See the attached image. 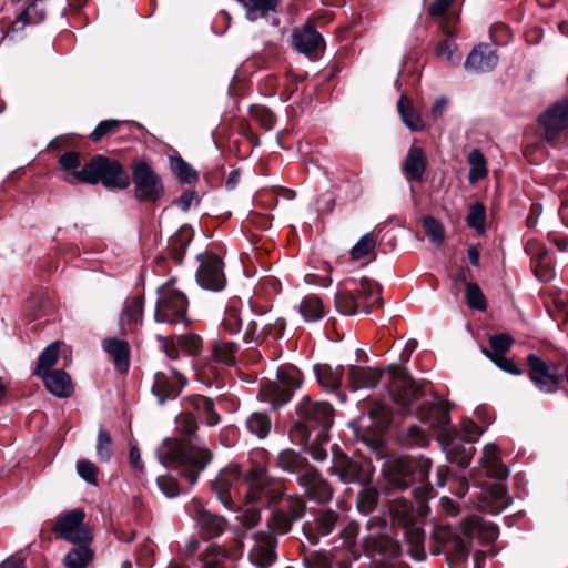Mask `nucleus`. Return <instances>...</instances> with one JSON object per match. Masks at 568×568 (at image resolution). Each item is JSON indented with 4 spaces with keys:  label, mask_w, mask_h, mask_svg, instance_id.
<instances>
[{
    "label": "nucleus",
    "mask_w": 568,
    "mask_h": 568,
    "mask_svg": "<svg viewBox=\"0 0 568 568\" xmlns=\"http://www.w3.org/2000/svg\"><path fill=\"white\" fill-rule=\"evenodd\" d=\"M159 462L173 467L190 485L197 481L199 474L212 460V453L200 443L191 440L166 439L156 449Z\"/></svg>",
    "instance_id": "nucleus-3"
},
{
    "label": "nucleus",
    "mask_w": 568,
    "mask_h": 568,
    "mask_svg": "<svg viewBox=\"0 0 568 568\" xmlns=\"http://www.w3.org/2000/svg\"><path fill=\"white\" fill-rule=\"evenodd\" d=\"M95 453L100 463H109L113 454L112 438L103 427L98 432Z\"/></svg>",
    "instance_id": "nucleus-52"
},
{
    "label": "nucleus",
    "mask_w": 568,
    "mask_h": 568,
    "mask_svg": "<svg viewBox=\"0 0 568 568\" xmlns=\"http://www.w3.org/2000/svg\"><path fill=\"white\" fill-rule=\"evenodd\" d=\"M356 291L358 292V295L366 302L371 303V305H374L377 302H382V287L377 282L373 280L362 278Z\"/></svg>",
    "instance_id": "nucleus-49"
},
{
    "label": "nucleus",
    "mask_w": 568,
    "mask_h": 568,
    "mask_svg": "<svg viewBox=\"0 0 568 568\" xmlns=\"http://www.w3.org/2000/svg\"><path fill=\"white\" fill-rule=\"evenodd\" d=\"M158 301L154 318L161 323H187V298L185 294L169 283L158 288Z\"/></svg>",
    "instance_id": "nucleus-8"
},
{
    "label": "nucleus",
    "mask_w": 568,
    "mask_h": 568,
    "mask_svg": "<svg viewBox=\"0 0 568 568\" xmlns=\"http://www.w3.org/2000/svg\"><path fill=\"white\" fill-rule=\"evenodd\" d=\"M359 527L355 521L348 523L339 531V538L334 541V548H348L355 545Z\"/></svg>",
    "instance_id": "nucleus-57"
},
{
    "label": "nucleus",
    "mask_w": 568,
    "mask_h": 568,
    "mask_svg": "<svg viewBox=\"0 0 568 568\" xmlns=\"http://www.w3.org/2000/svg\"><path fill=\"white\" fill-rule=\"evenodd\" d=\"M232 554L229 549L210 544L199 555L200 568H231Z\"/></svg>",
    "instance_id": "nucleus-29"
},
{
    "label": "nucleus",
    "mask_w": 568,
    "mask_h": 568,
    "mask_svg": "<svg viewBox=\"0 0 568 568\" xmlns=\"http://www.w3.org/2000/svg\"><path fill=\"white\" fill-rule=\"evenodd\" d=\"M485 220H486V209L485 205L480 202L473 204L469 207V213L467 215V225L478 233L485 232Z\"/></svg>",
    "instance_id": "nucleus-53"
},
{
    "label": "nucleus",
    "mask_w": 568,
    "mask_h": 568,
    "mask_svg": "<svg viewBox=\"0 0 568 568\" xmlns=\"http://www.w3.org/2000/svg\"><path fill=\"white\" fill-rule=\"evenodd\" d=\"M276 464L283 471L294 474L297 478L312 467L304 457L291 448L278 453Z\"/></svg>",
    "instance_id": "nucleus-35"
},
{
    "label": "nucleus",
    "mask_w": 568,
    "mask_h": 568,
    "mask_svg": "<svg viewBox=\"0 0 568 568\" xmlns=\"http://www.w3.org/2000/svg\"><path fill=\"white\" fill-rule=\"evenodd\" d=\"M199 268L195 277L197 284L207 291L220 292L225 287L224 263L216 254H199Z\"/></svg>",
    "instance_id": "nucleus-15"
},
{
    "label": "nucleus",
    "mask_w": 568,
    "mask_h": 568,
    "mask_svg": "<svg viewBox=\"0 0 568 568\" xmlns=\"http://www.w3.org/2000/svg\"><path fill=\"white\" fill-rule=\"evenodd\" d=\"M348 385L352 390L374 388L384 373L379 368L352 365L347 372Z\"/></svg>",
    "instance_id": "nucleus-26"
},
{
    "label": "nucleus",
    "mask_w": 568,
    "mask_h": 568,
    "mask_svg": "<svg viewBox=\"0 0 568 568\" xmlns=\"http://www.w3.org/2000/svg\"><path fill=\"white\" fill-rule=\"evenodd\" d=\"M103 351L112 358L118 372L126 373L130 367V346L126 341L108 337L101 342Z\"/></svg>",
    "instance_id": "nucleus-27"
},
{
    "label": "nucleus",
    "mask_w": 568,
    "mask_h": 568,
    "mask_svg": "<svg viewBox=\"0 0 568 568\" xmlns=\"http://www.w3.org/2000/svg\"><path fill=\"white\" fill-rule=\"evenodd\" d=\"M191 515L200 534L206 538L220 537L226 528V519L209 511L199 504H193Z\"/></svg>",
    "instance_id": "nucleus-22"
},
{
    "label": "nucleus",
    "mask_w": 568,
    "mask_h": 568,
    "mask_svg": "<svg viewBox=\"0 0 568 568\" xmlns=\"http://www.w3.org/2000/svg\"><path fill=\"white\" fill-rule=\"evenodd\" d=\"M484 503L483 508L485 511L497 515L510 506L511 499L507 496L506 487L503 484L497 483L490 487L488 496Z\"/></svg>",
    "instance_id": "nucleus-37"
},
{
    "label": "nucleus",
    "mask_w": 568,
    "mask_h": 568,
    "mask_svg": "<svg viewBox=\"0 0 568 568\" xmlns=\"http://www.w3.org/2000/svg\"><path fill=\"white\" fill-rule=\"evenodd\" d=\"M313 369L317 382L325 390L335 392L339 388L344 375L342 365L333 367L328 364H316Z\"/></svg>",
    "instance_id": "nucleus-32"
},
{
    "label": "nucleus",
    "mask_w": 568,
    "mask_h": 568,
    "mask_svg": "<svg viewBox=\"0 0 568 568\" xmlns=\"http://www.w3.org/2000/svg\"><path fill=\"white\" fill-rule=\"evenodd\" d=\"M387 393L398 406V413L416 414L430 427L445 430L450 423L449 407L444 403H419L423 390L410 377L404 375L395 366L387 369Z\"/></svg>",
    "instance_id": "nucleus-1"
},
{
    "label": "nucleus",
    "mask_w": 568,
    "mask_h": 568,
    "mask_svg": "<svg viewBox=\"0 0 568 568\" xmlns=\"http://www.w3.org/2000/svg\"><path fill=\"white\" fill-rule=\"evenodd\" d=\"M247 488L244 493V499L247 503H255L263 508H271L282 500L286 488L284 484L268 475L264 466L250 469L245 474Z\"/></svg>",
    "instance_id": "nucleus-6"
},
{
    "label": "nucleus",
    "mask_w": 568,
    "mask_h": 568,
    "mask_svg": "<svg viewBox=\"0 0 568 568\" xmlns=\"http://www.w3.org/2000/svg\"><path fill=\"white\" fill-rule=\"evenodd\" d=\"M251 539L250 562L255 568H270L277 559V538L270 531L258 530L251 535Z\"/></svg>",
    "instance_id": "nucleus-16"
},
{
    "label": "nucleus",
    "mask_w": 568,
    "mask_h": 568,
    "mask_svg": "<svg viewBox=\"0 0 568 568\" xmlns=\"http://www.w3.org/2000/svg\"><path fill=\"white\" fill-rule=\"evenodd\" d=\"M430 468L432 460L424 456L399 457L386 460L383 474L388 488L410 489V496L416 499H426L432 491L428 479Z\"/></svg>",
    "instance_id": "nucleus-2"
},
{
    "label": "nucleus",
    "mask_w": 568,
    "mask_h": 568,
    "mask_svg": "<svg viewBox=\"0 0 568 568\" xmlns=\"http://www.w3.org/2000/svg\"><path fill=\"white\" fill-rule=\"evenodd\" d=\"M436 53L449 64H458L462 59L456 43L449 40L439 42L436 47Z\"/></svg>",
    "instance_id": "nucleus-63"
},
{
    "label": "nucleus",
    "mask_w": 568,
    "mask_h": 568,
    "mask_svg": "<svg viewBox=\"0 0 568 568\" xmlns=\"http://www.w3.org/2000/svg\"><path fill=\"white\" fill-rule=\"evenodd\" d=\"M368 419L371 424L368 428H373L375 432H383L390 423V409L384 404H376L368 410Z\"/></svg>",
    "instance_id": "nucleus-45"
},
{
    "label": "nucleus",
    "mask_w": 568,
    "mask_h": 568,
    "mask_svg": "<svg viewBox=\"0 0 568 568\" xmlns=\"http://www.w3.org/2000/svg\"><path fill=\"white\" fill-rule=\"evenodd\" d=\"M398 113L404 122V124L410 131H422L424 129V121L422 119L420 113L414 108L410 100L406 98V95H402L397 102Z\"/></svg>",
    "instance_id": "nucleus-38"
},
{
    "label": "nucleus",
    "mask_w": 568,
    "mask_h": 568,
    "mask_svg": "<svg viewBox=\"0 0 568 568\" xmlns=\"http://www.w3.org/2000/svg\"><path fill=\"white\" fill-rule=\"evenodd\" d=\"M292 42L298 52L310 58L317 55L325 47L322 34L310 24L296 28L292 34Z\"/></svg>",
    "instance_id": "nucleus-23"
},
{
    "label": "nucleus",
    "mask_w": 568,
    "mask_h": 568,
    "mask_svg": "<svg viewBox=\"0 0 568 568\" xmlns=\"http://www.w3.org/2000/svg\"><path fill=\"white\" fill-rule=\"evenodd\" d=\"M77 545L64 557L63 562L67 568H85L93 558L89 544Z\"/></svg>",
    "instance_id": "nucleus-40"
},
{
    "label": "nucleus",
    "mask_w": 568,
    "mask_h": 568,
    "mask_svg": "<svg viewBox=\"0 0 568 568\" xmlns=\"http://www.w3.org/2000/svg\"><path fill=\"white\" fill-rule=\"evenodd\" d=\"M423 225L426 231L427 237L437 246L444 242V226L434 216H425L423 219Z\"/></svg>",
    "instance_id": "nucleus-54"
},
{
    "label": "nucleus",
    "mask_w": 568,
    "mask_h": 568,
    "mask_svg": "<svg viewBox=\"0 0 568 568\" xmlns=\"http://www.w3.org/2000/svg\"><path fill=\"white\" fill-rule=\"evenodd\" d=\"M498 63V55L490 45L479 43L473 48L465 61V69L470 72L484 73L491 71Z\"/></svg>",
    "instance_id": "nucleus-24"
},
{
    "label": "nucleus",
    "mask_w": 568,
    "mask_h": 568,
    "mask_svg": "<svg viewBox=\"0 0 568 568\" xmlns=\"http://www.w3.org/2000/svg\"><path fill=\"white\" fill-rule=\"evenodd\" d=\"M331 471L343 484L364 486L369 484L372 477L368 463L351 458L342 452L333 454Z\"/></svg>",
    "instance_id": "nucleus-13"
},
{
    "label": "nucleus",
    "mask_w": 568,
    "mask_h": 568,
    "mask_svg": "<svg viewBox=\"0 0 568 568\" xmlns=\"http://www.w3.org/2000/svg\"><path fill=\"white\" fill-rule=\"evenodd\" d=\"M171 170L184 183H193L197 180V172L180 155L170 158Z\"/></svg>",
    "instance_id": "nucleus-47"
},
{
    "label": "nucleus",
    "mask_w": 568,
    "mask_h": 568,
    "mask_svg": "<svg viewBox=\"0 0 568 568\" xmlns=\"http://www.w3.org/2000/svg\"><path fill=\"white\" fill-rule=\"evenodd\" d=\"M466 301L473 310L484 311L486 308L485 295L476 283H466Z\"/></svg>",
    "instance_id": "nucleus-60"
},
{
    "label": "nucleus",
    "mask_w": 568,
    "mask_h": 568,
    "mask_svg": "<svg viewBox=\"0 0 568 568\" xmlns=\"http://www.w3.org/2000/svg\"><path fill=\"white\" fill-rule=\"evenodd\" d=\"M375 244L376 241L372 233L364 234L351 248L352 258L357 261L365 257L375 247Z\"/></svg>",
    "instance_id": "nucleus-62"
},
{
    "label": "nucleus",
    "mask_w": 568,
    "mask_h": 568,
    "mask_svg": "<svg viewBox=\"0 0 568 568\" xmlns=\"http://www.w3.org/2000/svg\"><path fill=\"white\" fill-rule=\"evenodd\" d=\"M60 346L58 342L48 345L39 356L34 374L39 377L49 372L54 366L59 358Z\"/></svg>",
    "instance_id": "nucleus-42"
},
{
    "label": "nucleus",
    "mask_w": 568,
    "mask_h": 568,
    "mask_svg": "<svg viewBox=\"0 0 568 568\" xmlns=\"http://www.w3.org/2000/svg\"><path fill=\"white\" fill-rule=\"evenodd\" d=\"M477 519H470L463 528L464 535H470L471 529L477 526ZM434 540L437 544L432 550L433 555L444 554L447 559L464 560L469 554L468 537H462L456 529L452 527H438L434 531Z\"/></svg>",
    "instance_id": "nucleus-7"
},
{
    "label": "nucleus",
    "mask_w": 568,
    "mask_h": 568,
    "mask_svg": "<svg viewBox=\"0 0 568 568\" xmlns=\"http://www.w3.org/2000/svg\"><path fill=\"white\" fill-rule=\"evenodd\" d=\"M298 312L305 322H317L324 316L323 303L318 296L307 295L301 301Z\"/></svg>",
    "instance_id": "nucleus-39"
},
{
    "label": "nucleus",
    "mask_w": 568,
    "mask_h": 568,
    "mask_svg": "<svg viewBox=\"0 0 568 568\" xmlns=\"http://www.w3.org/2000/svg\"><path fill=\"white\" fill-rule=\"evenodd\" d=\"M427 170V156L424 150L410 145L402 162V172L408 183L420 182Z\"/></svg>",
    "instance_id": "nucleus-25"
},
{
    "label": "nucleus",
    "mask_w": 568,
    "mask_h": 568,
    "mask_svg": "<svg viewBox=\"0 0 568 568\" xmlns=\"http://www.w3.org/2000/svg\"><path fill=\"white\" fill-rule=\"evenodd\" d=\"M78 182L97 184L101 182L108 189L125 190L130 176L115 160L104 155L93 156L81 171L74 172Z\"/></svg>",
    "instance_id": "nucleus-5"
},
{
    "label": "nucleus",
    "mask_w": 568,
    "mask_h": 568,
    "mask_svg": "<svg viewBox=\"0 0 568 568\" xmlns=\"http://www.w3.org/2000/svg\"><path fill=\"white\" fill-rule=\"evenodd\" d=\"M297 483L310 499L316 503H328L333 498L334 491L329 483L314 467L306 469V473L300 475Z\"/></svg>",
    "instance_id": "nucleus-21"
},
{
    "label": "nucleus",
    "mask_w": 568,
    "mask_h": 568,
    "mask_svg": "<svg viewBox=\"0 0 568 568\" xmlns=\"http://www.w3.org/2000/svg\"><path fill=\"white\" fill-rule=\"evenodd\" d=\"M213 352L217 362L229 366L236 364L237 346L233 342L219 341L214 344Z\"/></svg>",
    "instance_id": "nucleus-48"
},
{
    "label": "nucleus",
    "mask_w": 568,
    "mask_h": 568,
    "mask_svg": "<svg viewBox=\"0 0 568 568\" xmlns=\"http://www.w3.org/2000/svg\"><path fill=\"white\" fill-rule=\"evenodd\" d=\"M245 9V18L255 22L275 13L281 0H236Z\"/></svg>",
    "instance_id": "nucleus-33"
},
{
    "label": "nucleus",
    "mask_w": 568,
    "mask_h": 568,
    "mask_svg": "<svg viewBox=\"0 0 568 568\" xmlns=\"http://www.w3.org/2000/svg\"><path fill=\"white\" fill-rule=\"evenodd\" d=\"M186 383V378L175 368L158 372L154 375L152 393L159 404L163 405L166 400L175 399Z\"/></svg>",
    "instance_id": "nucleus-18"
},
{
    "label": "nucleus",
    "mask_w": 568,
    "mask_h": 568,
    "mask_svg": "<svg viewBox=\"0 0 568 568\" xmlns=\"http://www.w3.org/2000/svg\"><path fill=\"white\" fill-rule=\"evenodd\" d=\"M481 468L486 471L487 476L496 479H505L509 470L501 463L497 448L494 445H486L483 456L479 459Z\"/></svg>",
    "instance_id": "nucleus-34"
},
{
    "label": "nucleus",
    "mask_w": 568,
    "mask_h": 568,
    "mask_svg": "<svg viewBox=\"0 0 568 568\" xmlns=\"http://www.w3.org/2000/svg\"><path fill=\"white\" fill-rule=\"evenodd\" d=\"M195 413L182 412L175 418L176 429L186 435L192 436L197 429V419H203L209 426H215L220 422L219 414L214 410V403L211 398L204 396H195L186 399Z\"/></svg>",
    "instance_id": "nucleus-11"
},
{
    "label": "nucleus",
    "mask_w": 568,
    "mask_h": 568,
    "mask_svg": "<svg viewBox=\"0 0 568 568\" xmlns=\"http://www.w3.org/2000/svg\"><path fill=\"white\" fill-rule=\"evenodd\" d=\"M339 514L333 509H322L303 524V534L312 544H320L321 539L331 535L337 526Z\"/></svg>",
    "instance_id": "nucleus-17"
},
{
    "label": "nucleus",
    "mask_w": 568,
    "mask_h": 568,
    "mask_svg": "<svg viewBox=\"0 0 568 568\" xmlns=\"http://www.w3.org/2000/svg\"><path fill=\"white\" fill-rule=\"evenodd\" d=\"M85 513L82 509H73L58 516L54 532L58 538L72 544H90L93 536L83 521Z\"/></svg>",
    "instance_id": "nucleus-14"
},
{
    "label": "nucleus",
    "mask_w": 568,
    "mask_h": 568,
    "mask_svg": "<svg viewBox=\"0 0 568 568\" xmlns=\"http://www.w3.org/2000/svg\"><path fill=\"white\" fill-rule=\"evenodd\" d=\"M156 485L163 495L168 498H174L180 495L182 488L175 477L172 475H160L156 478Z\"/></svg>",
    "instance_id": "nucleus-61"
},
{
    "label": "nucleus",
    "mask_w": 568,
    "mask_h": 568,
    "mask_svg": "<svg viewBox=\"0 0 568 568\" xmlns=\"http://www.w3.org/2000/svg\"><path fill=\"white\" fill-rule=\"evenodd\" d=\"M404 538L407 545L408 555L416 561H423L426 559V552L424 548L425 532L417 526L416 521L409 526H403Z\"/></svg>",
    "instance_id": "nucleus-31"
},
{
    "label": "nucleus",
    "mask_w": 568,
    "mask_h": 568,
    "mask_svg": "<svg viewBox=\"0 0 568 568\" xmlns=\"http://www.w3.org/2000/svg\"><path fill=\"white\" fill-rule=\"evenodd\" d=\"M468 162L470 170L468 172V180L476 182L487 175L486 161L479 150H473L468 154Z\"/></svg>",
    "instance_id": "nucleus-50"
},
{
    "label": "nucleus",
    "mask_w": 568,
    "mask_h": 568,
    "mask_svg": "<svg viewBox=\"0 0 568 568\" xmlns=\"http://www.w3.org/2000/svg\"><path fill=\"white\" fill-rule=\"evenodd\" d=\"M400 442L406 447H426L429 444V437L424 429L417 425H412L400 432Z\"/></svg>",
    "instance_id": "nucleus-44"
},
{
    "label": "nucleus",
    "mask_w": 568,
    "mask_h": 568,
    "mask_svg": "<svg viewBox=\"0 0 568 568\" xmlns=\"http://www.w3.org/2000/svg\"><path fill=\"white\" fill-rule=\"evenodd\" d=\"M272 427L271 419L266 413L255 412L246 419V428L258 438H265Z\"/></svg>",
    "instance_id": "nucleus-43"
},
{
    "label": "nucleus",
    "mask_w": 568,
    "mask_h": 568,
    "mask_svg": "<svg viewBox=\"0 0 568 568\" xmlns=\"http://www.w3.org/2000/svg\"><path fill=\"white\" fill-rule=\"evenodd\" d=\"M529 367V377L535 386L542 393H555L560 384L561 377L536 354H530L527 357Z\"/></svg>",
    "instance_id": "nucleus-19"
},
{
    "label": "nucleus",
    "mask_w": 568,
    "mask_h": 568,
    "mask_svg": "<svg viewBox=\"0 0 568 568\" xmlns=\"http://www.w3.org/2000/svg\"><path fill=\"white\" fill-rule=\"evenodd\" d=\"M49 393L59 398H69L73 394V385L69 374L62 369H53L39 376Z\"/></svg>",
    "instance_id": "nucleus-28"
},
{
    "label": "nucleus",
    "mask_w": 568,
    "mask_h": 568,
    "mask_svg": "<svg viewBox=\"0 0 568 568\" xmlns=\"http://www.w3.org/2000/svg\"><path fill=\"white\" fill-rule=\"evenodd\" d=\"M388 508L393 521L402 527L409 526L417 519L414 505L404 496L389 498Z\"/></svg>",
    "instance_id": "nucleus-30"
},
{
    "label": "nucleus",
    "mask_w": 568,
    "mask_h": 568,
    "mask_svg": "<svg viewBox=\"0 0 568 568\" xmlns=\"http://www.w3.org/2000/svg\"><path fill=\"white\" fill-rule=\"evenodd\" d=\"M242 484L239 468L230 466L217 474L212 486L221 504L226 509L236 511L241 509L243 503L241 494Z\"/></svg>",
    "instance_id": "nucleus-12"
},
{
    "label": "nucleus",
    "mask_w": 568,
    "mask_h": 568,
    "mask_svg": "<svg viewBox=\"0 0 568 568\" xmlns=\"http://www.w3.org/2000/svg\"><path fill=\"white\" fill-rule=\"evenodd\" d=\"M44 18L45 12L43 8L34 2L17 17L16 21L13 22V27L17 28L18 24H21V27L28 24H37L42 22Z\"/></svg>",
    "instance_id": "nucleus-51"
},
{
    "label": "nucleus",
    "mask_w": 568,
    "mask_h": 568,
    "mask_svg": "<svg viewBox=\"0 0 568 568\" xmlns=\"http://www.w3.org/2000/svg\"><path fill=\"white\" fill-rule=\"evenodd\" d=\"M333 423L334 408L329 403L315 402L304 396L296 406V422L292 436L303 446L313 435L321 440H327Z\"/></svg>",
    "instance_id": "nucleus-4"
},
{
    "label": "nucleus",
    "mask_w": 568,
    "mask_h": 568,
    "mask_svg": "<svg viewBox=\"0 0 568 568\" xmlns=\"http://www.w3.org/2000/svg\"><path fill=\"white\" fill-rule=\"evenodd\" d=\"M467 432V439L462 446V456L458 459V463L460 465H467L469 464L473 454H474V447H473V440L474 438L478 437L481 433V429L475 425L470 424L469 427L466 428Z\"/></svg>",
    "instance_id": "nucleus-56"
},
{
    "label": "nucleus",
    "mask_w": 568,
    "mask_h": 568,
    "mask_svg": "<svg viewBox=\"0 0 568 568\" xmlns=\"http://www.w3.org/2000/svg\"><path fill=\"white\" fill-rule=\"evenodd\" d=\"M335 305L343 315H354L357 311V301L353 293L341 292L335 295Z\"/></svg>",
    "instance_id": "nucleus-59"
},
{
    "label": "nucleus",
    "mask_w": 568,
    "mask_h": 568,
    "mask_svg": "<svg viewBox=\"0 0 568 568\" xmlns=\"http://www.w3.org/2000/svg\"><path fill=\"white\" fill-rule=\"evenodd\" d=\"M143 303V296H135L125 302L119 318V324L123 332H126L131 326H136L142 323Z\"/></svg>",
    "instance_id": "nucleus-36"
},
{
    "label": "nucleus",
    "mask_w": 568,
    "mask_h": 568,
    "mask_svg": "<svg viewBox=\"0 0 568 568\" xmlns=\"http://www.w3.org/2000/svg\"><path fill=\"white\" fill-rule=\"evenodd\" d=\"M301 373L295 367H285L277 371L275 381H267L263 386L264 399L273 408H280L288 403L294 392L301 386Z\"/></svg>",
    "instance_id": "nucleus-9"
},
{
    "label": "nucleus",
    "mask_w": 568,
    "mask_h": 568,
    "mask_svg": "<svg viewBox=\"0 0 568 568\" xmlns=\"http://www.w3.org/2000/svg\"><path fill=\"white\" fill-rule=\"evenodd\" d=\"M178 337V344L181 352L189 356H196L202 351V339L200 336L194 334L180 335Z\"/></svg>",
    "instance_id": "nucleus-58"
},
{
    "label": "nucleus",
    "mask_w": 568,
    "mask_h": 568,
    "mask_svg": "<svg viewBox=\"0 0 568 568\" xmlns=\"http://www.w3.org/2000/svg\"><path fill=\"white\" fill-rule=\"evenodd\" d=\"M362 487L356 496V505L362 514L367 515L375 509L379 493L376 488L368 486V484Z\"/></svg>",
    "instance_id": "nucleus-46"
},
{
    "label": "nucleus",
    "mask_w": 568,
    "mask_h": 568,
    "mask_svg": "<svg viewBox=\"0 0 568 568\" xmlns=\"http://www.w3.org/2000/svg\"><path fill=\"white\" fill-rule=\"evenodd\" d=\"M77 474L81 479L92 486H98L99 468L88 459H80L75 465Z\"/></svg>",
    "instance_id": "nucleus-55"
},
{
    "label": "nucleus",
    "mask_w": 568,
    "mask_h": 568,
    "mask_svg": "<svg viewBox=\"0 0 568 568\" xmlns=\"http://www.w3.org/2000/svg\"><path fill=\"white\" fill-rule=\"evenodd\" d=\"M304 568H333L326 552L312 551L303 558Z\"/></svg>",
    "instance_id": "nucleus-64"
},
{
    "label": "nucleus",
    "mask_w": 568,
    "mask_h": 568,
    "mask_svg": "<svg viewBox=\"0 0 568 568\" xmlns=\"http://www.w3.org/2000/svg\"><path fill=\"white\" fill-rule=\"evenodd\" d=\"M539 123L547 141H554L560 131L568 128V94L541 113Z\"/></svg>",
    "instance_id": "nucleus-20"
},
{
    "label": "nucleus",
    "mask_w": 568,
    "mask_h": 568,
    "mask_svg": "<svg viewBox=\"0 0 568 568\" xmlns=\"http://www.w3.org/2000/svg\"><path fill=\"white\" fill-rule=\"evenodd\" d=\"M294 520L285 513L283 508L272 513L266 521V531H270L275 537L277 535H285L292 529Z\"/></svg>",
    "instance_id": "nucleus-41"
},
{
    "label": "nucleus",
    "mask_w": 568,
    "mask_h": 568,
    "mask_svg": "<svg viewBox=\"0 0 568 568\" xmlns=\"http://www.w3.org/2000/svg\"><path fill=\"white\" fill-rule=\"evenodd\" d=\"M134 197L140 202H156L164 195L161 176L145 160H139L132 169Z\"/></svg>",
    "instance_id": "nucleus-10"
}]
</instances>
